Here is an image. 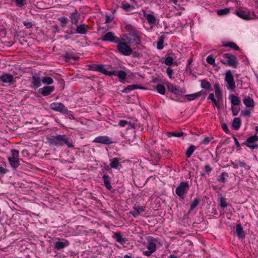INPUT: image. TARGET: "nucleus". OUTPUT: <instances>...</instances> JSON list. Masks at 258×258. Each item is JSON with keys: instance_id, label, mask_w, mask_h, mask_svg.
Segmentation results:
<instances>
[{"instance_id": "obj_16", "label": "nucleus", "mask_w": 258, "mask_h": 258, "mask_svg": "<svg viewBox=\"0 0 258 258\" xmlns=\"http://www.w3.org/2000/svg\"><path fill=\"white\" fill-rule=\"evenodd\" d=\"M80 17V13L77 10H75L74 12L71 14L70 16L72 23L77 26L79 23Z\"/></svg>"}, {"instance_id": "obj_18", "label": "nucleus", "mask_w": 258, "mask_h": 258, "mask_svg": "<svg viewBox=\"0 0 258 258\" xmlns=\"http://www.w3.org/2000/svg\"><path fill=\"white\" fill-rule=\"evenodd\" d=\"M31 83L35 88H38L41 85L42 79H41L39 75L35 74L31 78Z\"/></svg>"}, {"instance_id": "obj_35", "label": "nucleus", "mask_w": 258, "mask_h": 258, "mask_svg": "<svg viewBox=\"0 0 258 258\" xmlns=\"http://www.w3.org/2000/svg\"><path fill=\"white\" fill-rule=\"evenodd\" d=\"M98 72L107 76H111L112 72L108 71L102 64H99Z\"/></svg>"}, {"instance_id": "obj_42", "label": "nucleus", "mask_w": 258, "mask_h": 258, "mask_svg": "<svg viewBox=\"0 0 258 258\" xmlns=\"http://www.w3.org/2000/svg\"><path fill=\"white\" fill-rule=\"evenodd\" d=\"M58 20L60 23L61 26L62 27H65L67 26V25L69 22V19L67 17H59L58 18Z\"/></svg>"}, {"instance_id": "obj_61", "label": "nucleus", "mask_w": 258, "mask_h": 258, "mask_svg": "<svg viewBox=\"0 0 258 258\" xmlns=\"http://www.w3.org/2000/svg\"><path fill=\"white\" fill-rule=\"evenodd\" d=\"M237 164L240 166L245 168L246 166V163L244 162H242L239 160L236 161Z\"/></svg>"}, {"instance_id": "obj_39", "label": "nucleus", "mask_w": 258, "mask_h": 258, "mask_svg": "<svg viewBox=\"0 0 258 258\" xmlns=\"http://www.w3.org/2000/svg\"><path fill=\"white\" fill-rule=\"evenodd\" d=\"M61 114L64 115L66 117L69 118L71 119H75V117L73 114L72 112L69 110L67 108H65Z\"/></svg>"}, {"instance_id": "obj_44", "label": "nucleus", "mask_w": 258, "mask_h": 258, "mask_svg": "<svg viewBox=\"0 0 258 258\" xmlns=\"http://www.w3.org/2000/svg\"><path fill=\"white\" fill-rule=\"evenodd\" d=\"M42 82L43 84L50 85L53 83V80L49 77H45L42 79Z\"/></svg>"}, {"instance_id": "obj_54", "label": "nucleus", "mask_w": 258, "mask_h": 258, "mask_svg": "<svg viewBox=\"0 0 258 258\" xmlns=\"http://www.w3.org/2000/svg\"><path fill=\"white\" fill-rule=\"evenodd\" d=\"M205 170L208 175H209L210 173L212 170V168L209 165H206L204 166Z\"/></svg>"}, {"instance_id": "obj_7", "label": "nucleus", "mask_w": 258, "mask_h": 258, "mask_svg": "<svg viewBox=\"0 0 258 258\" xmlns=\"http://www.w3.org/2000/svg\"><path fill=\"white\" fill-rule=\"evenodd\" d=\"M224 80L226 83V86L227 89L235 91L236 85L232 72L230 70L226 71Z\"/></svg>"}, {"instance_id": "obj_13", "label": "nucleus", "mask_w": 258, "mask_h": 258, "mask_svg": "<svg viewBox=\"0 0 258 258\" xmlns=\"http://www.w3.org/2000/svg\"><path fill=\"white\" fill-rule=\"evenodd\" d=\"M50 108L55 111L59 112L62 113L66 108L64 105L62 103L53 102L50 105Z\"/></svg>"}, {"instance_id": "obj_26", "label": "nucleus", "mask_w": 258, "mask_h": 258, "mask_svg": "<svg viewBox=\"0 0 258 258\" xmlns=\"http://www.w3.org/2000/svg\"><path fill=\"white\" fill-rule=\"evenodd\" d=\"M113 238L115 239L116 241L121 244H124L126 242L127 240L125 238L122 237L120 232H116L114 234Z\"/></svg>"}, {"instance_id": "obj_33", "label": "nucleus", "mask_w": 258, "mask_h": 258, "mask_svg": "<svg viewBox=\"0 0 258 258\" xmlns=\"http://www.w3.org/2000/svg\"><path fill=\"white\" fill-rule=\"evenodd\" d=\"M241 124V123L240 118L237 117L233 119L232 125L234 129L238 130L240 128Z\"/></svg>"}, {"instance_id": "obj_22", "label": "nucleus", "mask_w": 258, "mask_h": 258, "mask_svg": "<svg viewBox=\"0 0 258 258\" xmlns=\"http://www.w3.org/2000/svg\"><path fill=\"white\" fill-rule=\"evenodd\" d=\"M236 232L239 238H244L245 236V233L243 230V227L240 224H238L236 226Z\"/></svg>"}, {"instance_id": "obj_3", "label": "nucleus", "mask_w": 258, "mask_h": 258, "mask_svg": "<svg viewBox=\"0 0 258 258\" xmlns=\"http://www.w3.org/2000/svg\"><path fill=\"white\" fill-rule=\"evenodd\" d=\"M221 62L225 65L236 68L238 61L236 56L230 53H224L222 55Z\"/></svg>"}, {"instance_id": "obj_5", "label": "nucleus", "mask_w": 258, "mask_h": 258, "mask_svg": "<svg viewBox=\"0 0 258 258\" xmlns=\"http://www.w3.org/2000/svg\"><path fill=\"white\" fill-rule=\"evenodd\" d=\"M19 151L16 149L11 150V156L8 157V161L11 166L14 168H17L20 165Z\"/></svg>"}, {"instance_id": "obj_27", "label": "nucleus", "mask_w": 258, "mask_h": 258, "mask_svg": "<svg viewBox=\"0 0 258 258\" xmlns=\"http://www.w3.org/2000/svg\"><path fill=\"white\" fill-rule=\"evenodd\" d=\"M243 103L247 107H253L254 105L253 100L249 96L246 97L243 99Z\"/></svg>"}, {"instance_id": "obj_37", "label": "nucleus", "mask_w": 258, "mask_h": 258, "mask_svg": "<svg viewBox=\"0 0 258 258\" xmlns=\"http://www.w3.org/2000/svg\"><path fill=\"white\" fill-rule=\"evenodd\" d=\"M208 99L211 100V101L213 103L214 106H216L217 107H219V103L217 99L216 100L215 98L214 95L213 93H210L208 97Z\"/></svg>"}, {"instance_id": "obj_47", "label": "nucleus", "mask_w": 258, "mask_h": 258, "mask_svg": "<svg viewBox=\"0 0 258 258\" xmlns=\"http://www.w3.org/2000/svg\"><path fill=\"white\" fill-rule=\"evenodd\" d=\"M229 12H230V10L228 8H225L224 9H220L217 11V14L219 16H223V15L228 14L229 13Z\"/></svg>"}, {"instance_id": "obj_23", "label": "nucleus", "mask_w": 258, "mask_h": 258, "mask_svg": "<svg viewBox=\"0 0 258 258\" xmlns=\"http://www.w3.org/2000/svg\"><path fill=\"white\" fill-rule=\"evenodd\" d=\"M137 89H146L145 87L140 86L137 84H134L131 85H128L126 87H125L123 90L122 92L125 93H127L130 91L134 90Z\"/></svg>"}, {"instance_id": "obj_43", "label": "nucleus", "mask_w": 258, "mask_h": 258, "mask_svg": "<svg viewBox=\"0 0 258 258\" xmlns=\"http://www.w3.org/2000/svg\"><path fill=\"white\" fill-rule=\"evenodd\" d=\"M128 124L132 127H134V124H132L131 121H128L125 120H120L118 122V125L121 127H124L126 125Z\"/></svg>"}, {"instance_id": "obj_63", "label": "nucleus", "mask_w": 258, "mask_h": 258, "mask_svg": "<svg viewBox=\"0 0 258 258\" xmlns=\"http://www.w3.org/2000/svg\"><path fill=\"white\" fill-rule=\"evenodd\" d=\"M133 54V56L134 57H139L140 56V54L137 52H136V51H134L132 52V53Z\"/></svg>"}, {"instance_id": "obj_51", "label": "nucleus", "mask_w": 258, "mask_h": 258, "mask_svg": "<svg viewBox=\"0 0 258 258\" xmlns=\"http://www.w3.org/2000/svg\"><path fill=\"white\" fill-rule=\"evenodd\" d=\"M173 62V58L171 56H168L165 58L164 63L168 66L171 65Z\"/></svg>"}, {"instance_id": "obj_36", "label": "nucleus", "mask_w": 258, "mask_h": 258, "mask_svg": "<svg viewBox=\"0 0 258 258\" xmlns=\"http://www.w3.org/2000/svg\"><path fill=\"white\" fill-rule=\"evenodd\" d=\"M184 133L183 132H168L167 133V136L169 138L171 137H181L183 136Z\"/></svg>"}, {"instance_id": "obj_64", "label": "nucleus", "mask_w": 258, "mask_h": 258, "mask_svg": "<svg viewBox=\"0 0 258 258\" xmlns=\"http://www.w3.org/2000/svg\"><path fill=\"white\" fill-rule=\"evenodd\" d=\"M243 114L244 116H250V112L248 110H246L243 112Z\"/></svg>"}, {"instance_id": "obj_40", "label": "nucleus", "mask_w": 258, "mask_h": 258, "mask_svg": "<svg viewBox=\"0 0 258 258\" xmlns=\"http://www.w3.org/2000/svg\"><path fill=\"white\" fill-rule=\"evenodd\" d=\"M164 40V37L163 36H161L158 39V41L157 43V47L158 49H162L164 47L163 46V42Z\"/></svg>"}, {"instance_id": "obj_49", "label": "nucleus", "mask_w": 258, "mask_h": 258, "mask_svg": "<svg viewBox=\"0 0 258 258\" xmlns=\"http://www.w3.org/2000/svg\"><path fill=\"white\" fill-rule=\"evenodd\" d=\"M206 60L208 63L213 65L214 66H216V64L215 63V59L212 55H210L208 56V57H207Z\"/></svg>"}, {"instance_id": "obj_29", "label": "nucleus", "mask_w": 258, "mask_h": 258, "mask_svg": "<svg viewBox=\"0 0 258 258\" xmlns=\"http://www.w3.org/2000/svg\"><path fill=\"white\" fill-rule=\"evenodd\" d=\"M150 25H155L156 23V18L154 16L150 14L145 15Z\"/></svg>"}, {"instance_id": "obj_52", "label": "nucleus", "mask_w": 258, "mask_h": 258, "mask_svg": "<svg viewBox=\"0 0 258 258\" xmlns=\"http://www.w3.org/2000/svg\"><path fill=\"white\" fill-rule=\"evenodd\" d=\"M228 176V173L225 172H223L221 174L220 178L218 179V180L221 181L223 183H225L226 182L225 176Z\"/></svg>"}, {"instance_id": "obj_60", "label": "nucleus", "mask_w": 258, "mask_h": 258, "mask_svg": "<svg viewBox=\"0 0 258 258\" xmlns=\"http://www.w3.org/2000/svg\"><path fill=\"white\" fill-rule=\"evenodd\" d=\"M166 72L170 78H172V74L173 73V70L170 68H168L166 70Z\"/></svg>"}, {"instance_id": "obj_32", "label": "nucleus", "mask_w": 258, "mask_h": 258, "mask_svg": "<svg viewBox=\"0 0 258 258\" xmlns=\"http://www.w3.org/2000/svg\"><path fill=\"white\" fill-rule=\"evenodd\" d=\"M229 98L231 104L234 106H237L239 105L240 102L239 98L234 95H230Z\"/></svg>"}, {"instance_id": "obj_46", "label": "nucleus", "mask_w": 258, "mask_h": 258, "mask_svg": "<svg viewBox=\"0 0 258 258\" xmlns=\"http://www.w3.org/2000/svg\"><path fill=\"white\" fill-rule=\"evenodd\" d=\"M220 206L223 209H224L227 206L226 199L223 197H221L220 199Z\"/></svg>"}, {"instance_id": "obj_25", "label": "nucleus", "mask_w": 258, "mask_h": 258, "mask_svg": "<svg viewBox=\"0 0 258 258\" xmlns=\"http://www.w3.org/2000/svg\"><path fill=\"white\" fill-rule=\"evenodd\" d=\"M1 80L4 83H11L14 82L13 76L9 74L3 75L0 77Z\"/></svg>"}, {"instance_id": "obj_45", "label": "nucleus", "mask_w": 258, "mask_h": 258, "mask_svg": "<svg viewBox=\"0 0 258 258\" xmlns=\"http://www.w3.org/2000/svg\"><path fill=\"white\" fill-rule=\"evenodd\" d=\"M158 93L162 95H164L165 93V88L162 84H158L156 87Z\"/></svg>"}, {"instance_id": "obj_10", "label": "nucleus", "mask_w": 258, "mask_h": 258, "mask_svg": "<svg viewBox=\"0 0 258 258\" xmlns=\"http://www.w3.org/2000/svg\"><path fill=\"white\" fill-rule=\"evenodd\" d=\"M102 41H108L117 43L118 42L119 38L115 36L114 33L112 32H108L105 33L103 37L99 39Z\"/></svg>"}, {"instance_id": "obj_31", "label": "nucleus", "mask_w": 258, "mask_h": 258, "mask_svg": "<svg viewBox=\"0 0 258 258\" xmlns=\"http://www.w3.org/2000/svg\"><path fill=\"white\" fill-rule=\"evenodd\" d=\"M202 91H200L194 94L186 95L185 97L189 101L194 100L199 97L202 94Z\"/></svg>"}, {"instance_id": "obj_11", "label": "nucleus", "mask_w": 258, "mask_h": 258, "mask_svg": "<svg viewBox=\"0 0 258 258\" xmlns=\"http://www.w3.org/2000/svg\"><path fill=\"white\" fill-rule=\"evenodd\" d=\"M257 141H258V137L254 135L247 139L245 145L251 149H255L258 148V144L256 143Z\"/></svg>"}, {"instance_id": "obj_21", "label": "nucleus", "mask_w": 258, "mask_h": 258, "mask_svg": "<svg viewBox=\"0 0 258 258\" xmlns=\"http://www.w3.org/2000/svg\"><path fill=\"white\" fill-rule=\"evenodd\" d=\"M54 90V86H45L40 89L41 94L44 96H47L49 95Z\"/></svg>"}, {"instance_id": "obj_24", "label": "nucleus", "mask_w": 258, "mask_h": 258, "mask_svg": "<svg viewBox=\"0 0 258 258\" xmlns=\"http://www.w3.org/2000/svg\"><path fill=\"white\" fill-rule=\"evenodd\" d=\"M88 26L85 24H82L79 25H77V27L76 29V32L78 34H85L87 33Z\"/></svg>"}, {"instance_id": "obj_1", "label": "nucleus", "mask_w": 258, "mask_h": 258, "mask_svg": "<svg viewBox=\"0 0 258 258\" xmlns=\"http://www.w3.org/2000/svg\"><path fill=\"white\" fill-rule=\"evenodd\" d=\"M125 29L128 34H124L121 37L122 40L126 41L129 44L139 45L141 44L142 33L138 30L135 26L131 24H126Z\"/></svg>"}, {"instance_id": "obj_2", "label": "nucleus", "mask_w": 258, "mask_h": 258, "mask_svg": "<svg viewBox=\"0 0 258 258\" xmlns=\"http://www.w3.org/2000/svg\"><path fill=\"white\" fill-rule=\"evenodd\" d=\"M48 143L52 146L57 147L67 145L69 148L74 147L72 142L65 135L53 136L48 139Z\"/></svg>"}, {"instance_id": "obj_48", "label": "nucleus", "mask_w": 258, "mask_h": 258, "mask_svg": "<svg viewBox=\"0 0 258 258\" xmlns=\"http://www.w3.org/2000/svg\"><path fill=\"white\" fill-rule=\"evenodd\" d=\"M121 7L124 11H128L131 9L134 8V7L132 6L130 4L127 3H122Z\"/></svg>"}, {"instance_id": "obj_30", "label": "nucleus", "mask_w": 258, "mask_h": 258, "mask_svg": "<svg viewBox=\"0 0 258 258\" xmlns=\"http://www.w3.org/2000/svg\"><path fill=\"white\" fill-rule=\"evenodd\" d=\"M168 89L171 91V92L175 94L179 95L182 93V91L179 87L175 86L173 85H170L168 86Z\"/></svg>"}, {"instance_id": "obj_15", "label": "nucleus", "mask_w": 258, "mask_h": 258, "mask_svg": "<svg viewBox=\"0 0 258 258\" xmlns=\"http://www.w3.org/2000/svg\"><path fill=\"white\" fill-rule=\"evenodd\" d=\"M69 244L70 242L68 240L62 239L61 241L58 240L54 243V248L57 250H60L69 246Z\"/></svg>"}, {"instance_id": "obj_6", "label": "nucleus", "mask_w": 258, "mask_h": 258, "mask_svg": "<svg viewBox=\"0 0 258 258\" xmlns=\"http://www.w3.org/2000/svg\"><path fill=\"white\" fill-rule=\"evenodd\" d=\"M147 241V248L148 250L144 251L143 253L146 256H150L156 250L157 240L153 237L150 236L148 238Z\"/></svg>"}, {"instance_id": "obj_34", "label": "nucleus", "mask_w": 258, "mask_h": 258, "mask_svg": "<svg viewBox=\"0 0 258 258\" xmlns=\"http://www.w3.org/2000/svg\"><path fill=\"white\" fill-rule=\"evenodd\" d=\"M201 86L202 88L208 91H211L212 90L211 84L206 80L201 81Z\"/></svg>"}, {"instance_id": "obj_50", "label": "nucleus", "mask_w": 258, "mask_h": 258, "mask_svg": "<svg viewBox=\"0 0 258 258\" xmlns=\"http://www.w3.org/2000/svg\"><path fill=\"white\" fill-rule=\"evenodd\" d=\"M200 202V200L199 199H194L193 202L190 205V210H192L194 209H195L199 204Z\"/></svg>"}, {"instance_id": "obj_59", "label": "nucleus", "mask_w": 258, "mask_h": 258, "mask_svg": "<svg viewBox=\"0 0 258 258\" xmlns=\"http://www.w3.org/2000/svg\"><path fill=\"white\" fill-rule=\"evenodd\" d=\"M222 128L225 133H228L229 132L228 126L226 123L222 124Z\"/></svg>"}, {"instance_id": "obj_4", "label": "nucleus", "mask_w": 258, "mask_h": 258, "mask_svg": "<svg viewBox=\"0 0 258 258\" xmlns=\"http://www.w3.org/2000/svg\"><path fill=\"white\" fill-rule=\"evenodd\" d=\"M116 46L118 52L123 55H130L133 52L132 48L129 46L128 43L126 41L122 40L121 41L119 39L118 42H117Z\"/></svg>"}, {"instance_id": "obj_14", "label": "nucleus", "mask_w": 258, "mask_h": 258, "mask_svg": "<svg viewBox=\"0 0 258 258\" xmlns=\"http://www.w3.org/2000/svg\"><path fill=\"white\" fill-rule=\"evenodd\" d=\"M214 88L215 90V96L219 102H222L223 100V95L222 90L220 87L219 83H216L214 85Z\"/></svg>"}, {"instance_id": "obj_55", "label": "nucleus", "mask_w": 258, "mask_h": 258, "mask_svg": "<svg viewBox=\"0 0 258 258\" xmlns=\"http://www.w3.org/2000/svg\"><path fill=\"white\" fill-rule=\"evenodd\" d=\"M99 64H94L90 66V70L94 71H98Z\"/></svg>"}, {"instance_id": "obj_12", "label": "nucleus", "mask_w": 258, "mask_h": 258, "mask_svg": "<svg viewBox=\"0 0 258 258\" xmlns=\"http://www.w3.org/2000/svg\"><path fill=\"white\" fill-rule=\"evenodd\" d=\"M93 142L110 145L113 143L112 140L106 136H99L94 139Z\"/></svg>"}, {"instance_id": "obj_41", "label": "nucleus", "mask_w": 258, "mask_h": 258, "mask_svg": "<svg viewBox=\"0 0 258 258\" xmlns=\"http://www.w3.org/2000/svg\"><path fill=\"white\" fill-rule=\"evenodd\" d=\"M195 150L196 147L193 145H190L186 152V157L189 158L191 156V155L192 154Z\"/></svg>"}, {"instance_id": "obj_9", "label": "nucleus", "mask_w": 258, "mask_h": 258, "mask_svg": "<svg viewBox=\"0 0 258 258\" xmlns=\"http://www.w3.org/2000/svg\"><path fill=\"white\" fill-rule=\"evenodd\" d=\"M189 189L188 183L186 181L181 182L179 185L175 189L176 195L181 197L183 198L184 196L187 192Z\"/></svg>"}, {"instance_id": "obj_20", "label": "nucleus", "mask_w": 258, "mask_h": 258, "mask_svg": "<svg viewBox=\"0 0 258 258\" xmlns=\"http://www.w3.org/2000/svg\"><path fill=\"white\" fill-rule=\"evenodd\" d=\"M117 76L119 81L122 82L125 79L126 74L123 71H115L112 72L111 76Z\"/></svg>"}, {"instance_id": "obj_28", "label": "nucleus", "mask_w": 258, "mask_h": 258, "mask_svg": "<svg viewBox=\"0 0 258 258\" xmlns=\"http://www.w3.org/2000/svg\"><path fill=\"white\" fill-rule=\"evenodd\" d=\"M103 179L104 183L105 186L109 190H111L112 189V186L110 184V177L107 175H104L103 176Z\"/></svg>"}, {"instance_id": "obj_57", "label": "nucleus", "mask_w": 258, "mask_h": 258, "mask_svg": "<svg viewBox=\"0 0 258 258\" xmlns=\"http://www.w3.org/2000/svg\"><path fill=\"white\" fill-rule=\"evenodd\" d=\"M233 115L236 116L239 112V109L237 107H232L231 108Z\"/></svg>"}, {"instance_id": "obj_8", "label": "nucleus", "mask_w": 258, "mask_h": 258, "mask_svg": "<svg viewBox=\"0 0 258 258\" xmlns=\"http://www.w3.org/2000/svg\"><path fill=\"white\" fill-rule=\"evenodd\" d=\"M235 14L239 17L244 20L258 19V15H256L254 12H250L248 10H239L236 12Z\"/></svg>"}, {"instance_id": "obj_17", "label": "nucleus", "mask_w": 258, "mask_h": 258, "mask_svg": "<svg viewBox=\"0 0 258 258\" xmlns=\"http://www.w3.org/2000/svg\"><path fill=\"white\" fill-rule=\"evenodd\" d=\"M120 159L119 158L115 157L109 159L110 164L109 166L111 168L119 169V167H122V165L120 162Z\"/></svg>"}, {"instance_id": "obj_62", "label": "nucleus", "mask_w": 258, "mask_h": 258, "mask_svg": "<svg viewBox=\"0 0 258 258\" xmlns=\"http://www.w3.org/2000/svg\"><path fill=\"white\" fill-rule=\"evenodd\" d=\"M113 20V18L110 16L106 15V23H109Z\"/></svg>"}, {"instance_id": "obj_56", "label": "nucleus", "mask_w": 258, "mask_h": 258, "mask_svg": "<svg viewBox=\"0 0 258 258\" xmlns=\"http://www.w3.org/2000/svg\"><path fill=\"white\" fill-rule=\"evenodd\" d=\"M210 142V139L208 137H206L205 138L201 141V143L204 145H208L209 142Z\"/></svg>"}, {"instance_id": "obj_19", "label": "nucleus", "mask_w": 258, "mask_h": 258, "mask_svg": "<svg viewBox=\"0 0 258 258\" xmlns=\"http://www.w3.org/2000/svg\"><path fill=\"white\" fill-rule=\"evenodd\" d=\"M145 210V207L144 206H135L133 208V211L131 212V214L133 217H137Z\"/></svg>"}, {"instance_id": "obj_38", "label": "nucleus", "mask_w": 258, "mask_h": 258, "mask_svg": "<svg viewBox=\"0 0 258 258\" xmlns=\"http://www.w3.org/2000/svg\"><path fill=\"white\" fill-rule=\"evenodd\" d=\"M223 46L229 47L235 50H238L239 49V47H238V46L233 42H230L227 43L223 44Z\"/></svg>"}, {"instance_id": "obj_58", "label": "nucleus", "mask_w": 258, "mask_h": 258, "mask_svg": "<svg viewBox=\"0 0 258 258\" xmlns=\"http://www.w3.org/2000/svg\"><path fill=\"white\" fill-rule=\"evenodd\" d=\"M8 171V169L2 166H0V175H4L7 173Z\"/></svg>"}, {"instance_id": "obj_53", "label": "nucleus", "mask_w": 258, "mask_h": 258, "mask_svg": "<svg viewBox=\"0 0 258 258\" xmlns=\"http://www.w3.org/2000/svg\"><path fill=\"white\" fill-rule=\"evenodd\" d=\"M17 6L22 7L26 3V0H15Z\"/></svg>"}]
</instances>
